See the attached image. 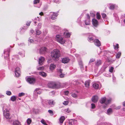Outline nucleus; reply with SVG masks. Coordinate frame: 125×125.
<instances>
[{"label": "nucleus", "instance_id": "obj_34", "mask_svg": "<svg viewBox=\"0 0 125 125\" xmlns=\"http://www.w3.org/2000/svg\"><path fill=\"white\" fill-rule=\"evenodd\" d=\"M71 95L74 98H76L77 97V95L76 94L73 93Z\"/></svg>", "mask_w": 125, "mask_h": 125}, {"label": "nucleus", "instance_id": "obj_45", "mask_svg": "<svg viewBox=\"0 0 125 125\" xmlns=\"http://www.w3.org/2000/svg\"><path fill=\"white\" fill-rule=\"evenodd\" d=\"M48 112L50 114H52V115H53V112L52 110H48Z\"/></svg>", "mask_w": 125, "mask_h": 125}, {"label": "nucleus", "instance_id": "obj_23", "mask_svg": "<svg viewBox=\"0 0 125 125\" xmlns=\"http://www.w3.org/2000/svg\"><path fill=\"white\" fill-rule=\"evenodd\" d=\"M14 125H21L20 123L18 121H15L13 122Z\"/></svg>", "mask_w": 125, "mask_h": 125}, {"label": "nucleus", "instance_id": "obj_47", "mask_svg": "<svg viewBox=\"0 0 125 125\" xmlns=\"http://www.w3.org/2000/svg\"><path fill=\"white\" fill-rule=\"evenodd\" d=\"M62 70L61 69H59L58 70V72L60 73H62Z\"/></svg>", "mask_w": 125, "mask_h": 125}, {"label": "nucleus", "instance_id": "obj_29", "mask_svg": "<svg viewBox=\"0 0 125 125\" xmlns=\"http://www.w3.org/2000/svg\"><path fill=\"white\" fill-rule=\"evenodd\" d=\"M20 72H15V74L16 76L17 77H19L20 75Z\"/></svg>", "mask_w": 125, "mask_h": 125}, {"label": "nucleus", "instance_id": "obj_18", "mask_svg": "<svg viewBox=\"0 0 125 125\" xmlns=\"http://www.w3.org/2000/svg\"><path fill=\"white\" fill-rule=\"evenodd\" d=\"M39 92V89L37 88L34 91V93L35 95L38 96Z\"/></svg>", "mask_w": 125, "mask_h": 125}, {"label": "nucleus", "instance_id": "obj_7", "mask_svg": "<svg viewBox=\"0 0 125 125\" xmlns=\"http://www.w3.org/2000/svg\"><path fill=\"white\" fill-rule=\"evenodd\" d=\"M98 100V96L97 95L93 96L92 98V102L94 103L97 102Z\"/></svg>", "mask_w": 125, "mask_h": 125}, {"label": "nucleus", "instance_id": "obj_17", "mask_svg": "<svg viewBox=\"0 0 125 125\" xmlns=\"http://www.w3.org/2000/svg\"><path fill=\"white\" fill-rule=\"evenodd\" d=\"M47 49L45 47L42 48L40 49V52L41 53H43L45 52L46 51Z\"/></svg>", "mask_w": 125, "mask_h": 125}, {"label": "nucleus", "instance_id": "obj_9", "mask_svg": "<svg viewBox=\"0 0 125 125\" xmlns=\"http://www.w3.org/2000/svg\"><path fill=\"white\" fill-rule=\"evenodd\" d=\"M48 103L49 105L52 106H53L55 104L54 101L52 100H48Z\"/></svg>", "mask_w": 125, "mask_h": 125}, {"label": "nucleus", "instance_id": "obj_5", "mask_svg": "<svg viewBox=\"0 0 125 125\" xmlns=\"http://www.w3.org/2000/svg\"><path fill=\"white\" fill-rule=\"evenodd\" d=\"M27 81L30 84H34L36 81L35 79L33 77H28L27 78Z\"/></svg>", "mask_w": 125, "mask_h": 125}, {"label": "nucleus", "instance_id": "obj_21", "mask_svg": "<svg viewBox=\"0 0 125 125\" xmlns=\"http://www.w3.org/2000/svg\"><path fill=\"white\" fill-rule=\"evenodd\" d=\"M93 86L94 88L95 89H97L99 88V85L96 83L93 84Z\"/></svg>", "mask_w": 125, "mask_h": 125}, {"label": "nucleus", "instance_id": "obj_58", "mask_svg": "<svg viewBox=\"0 0 125 125\" xmlns=\"http://www.w3.org/2000/svg\"><path fill=\"white\" fill-rule=\"evenodd\" d=\"M38 30L37 31H36V33H37V34L39 35V33L38 32Z\"/></svg>", "mask_w": 125, "mask_h": 125}, {"label": "nucleus", "instance_id": "obj_54", "mask_svg": "<svg viewBox=\"0 0 125 125\" xmlns=\"http://www.w3.org/2000/svg\"><path fill=\"white\" fill-rule=\"evenodd\" d=\"M87 19H90V17L89 14H87Z\"/></svg>", "mask_w": 125, "mask_h": 125}, {"label": "nucleus", "instance_id": "obj_8", "mask_svg": "<svg viewBox=\"0 0 125 125\" xmlns=\"http://www.w3.org/2000/svg\"><path fill=\"white\" fill-rule=\"evenodd\" d=\"M94 44L97 46H99L101 45V44L100 42L98 39H96L94 41Z\"/></svg>", "mask_w": 125, "mask_h": 125}, {"label": "nucleus", "instance_id": "obj_43", "mask_svg": "<svg viewBox=\"0 0 125 125\" xmlns=\"http://www.w3.org/2000/svg\"><path fill=\"white\" fill-rule=\"evenodd\" d=\"M65 75V74L62 73H61L60 75V77L61 78H63L64 76Z\"/></svg>", "mask_w": 125, "mask_h": 125}, {"label": "nucleus", "instance_id": "obj_49", "mask_svg": "<svg viewBox=\"0 0 125 125\" xmlns=\"http://www.w3.org/2000/svg\"><path fill=\"white\" fill-rule=\"evenodd\" d=\"M31 22L30 21L27 22L26 25L27 26H29Z\"/></svg>", "mask_w": 125, "mask_h": 125}, {"label": "nucleus", "instance_id": "obj_30", "mask_svg": "<svg viewBox=\"0 0 125 125\" xmlns=\"http://www.w3.org/2000/svg\"><path fill=\"white\" fill-rule=\"evenodd\" d=\"M10 99L12 101H15L16 99V97L14 96H13L11 97Z\"/></svg>", "mask_w": 125, "mask_h": 125}, {"label": "nucleus", "instance_id": "obj_41", "mask_svg": "<svg viewBox=\"0 0 125 125\" xmlns=\"http://www.w3.org/2000/svg\"><path fill=\"white\" fill-rule=\"evenodd\" d=\"M114 68L113 67H111L109 69V71L111 73H112L113 72Z\"/></svg>", "mask_w": 125, "mask_h": 125}, {"label": "nucleus", "instance_id": "obj_12", "mask_svg": "<svg viewBox=\"0 0 125 125\" xmlns=\"http://www.w3.org/2000/svg\"><path fill=\"white\" fill-rule=\"evenodd\" d=\"M90 82V80H88L85 82L84 85L87 88H89Z\"/></svg>", "mask_w": 125, "mask_h": 125}, {"label": "nucleus", "instance_id": "obj_13", "mask_svg": "<svg viewBox=\"0 0 125 125\" xmlns=\"http://www.w3.org/2000/svg\"><path fill=\"white\" fill-rule=\"evenodd\" d=\"M4 115L5 117L7 119H10L9 114L7 112H5L4 113Z\"/></svg>", "mask_w": 125, "mask_h": 125}, {"label": "nucleus", "instance_id": "obj_59", "mask_svg": "<svg viewBox=\"0 0 125 125\" xmlns=\"http://www.w3.org/2000/svg\"><path fill=\"white\" fill-rule=\"evenodd\" d=\"M30 31L32 33H33L34 32V31L33 30H31Z\"/></svg>", "mask_w": 125, "mask_h": 125}, {"label": "nucleus", "instance_id": "obj_64", "mask_svg": "<svg viewBox=\"0 0 125 125\" xmlns=\"http://www.w3.org/2000/svg\"><path fill=\"white\" fill-rule=\"evenodd\" d=\"M34 23H36V21H35V22H34Z\"/></svg>", "mask_w": 125, "mask_h": 125}, {"label": "nucleus", "instance_id": "obj_46", "mask_svg": "<svg viewBox=\"0 0 125 125\" xmlns=\"http://www.w3.org/2000/svg\"><path fill=\"white\" fill-rule=\"evenodd\" d=\"M91 105H92V109H93L95 108V104H92Z\"/></svg>", "mask_w": 125, "mask_h": 125}, {"label": "nucleus", "instance_id": "obj_32", "mask_svg": "<svg viewBox=\"0 0 125 125\" xmlns=\"http://www.w3.org/2000/svg\"><path fill=\"white\" fill-rule=\"evenodd\" d=\"M64 34L66 35L67 37H69L71 35V34L69 32H65Z\"/></svg>", "mask_w": 125, "mask_h": 125}, {"label": "nucleus", "instance_id": "obj_48", "mask_svg": "<svg viewBox=\"0 0 125 125\" xmlns=\"http://www.w3.org/2000/svg\"><path fill=\"white\" fill-rule=\"evenodd\" d=\"M44 69V67L43 66L40 67V70H43Z\"/></svg>", "mask_w": 125, "mask_h": 125}, {"label": "nucleus", "instance_id": "obj_14", "mask_svg": "<svg viewBox=\"0 0 125 125\" xmlns=\"http://www.w3.org/2000/svg\"><path fill=\"white\" fill-rule=\"evenodd\" d=\"M56 65L54 64H51L50 65V69L52 70H54L55 68Z\"/></svg>", "mask_w": 125, "mask_h": 125}, {"label": "nucleus", "instance_id": "obj_33", "mask_svg": "<svg viewBox=\"0 0 125 125\" xmlns=\"http://www.w3.org/2000/svg\"><path fill=\"white\" fill-rule=\"evenodd\" d=\"M41 123L44 125H47V124L46 123L45 121L43 119H42L41 121Z\"/></svg>", "mask_w": 125, "mask_h": 125}, {"label": "nucleus", "instance_id": "obj_50", "mask_svg": "<svg viewBox=\"0 0 125 125\" xmlns=\"http://www.w3.org/2000/svg\"><path fill=\"white\" fill-rule=\"evenodd\" d=\"M29 41L31 43H32L33 42V40L32 39H29Z\"/></svg>", "mask_w": 125, "mask_h": 125}, {"label": "nucleus", "instance_id": "obj_22", "mask_svg": "<svg viewBox=\"0 0 125 125\" xmlns=\"http://www.w3.org/2000/svg\"><path fill=\"white\" fill-rule=\"evenodd\" d=\"M102 63L101 61L100 60H97L95 63V64L96 66H99Z\"/></svg>", "mask_w": 125, "mask_h": 125}, {"label": "nucleus", "instance_id": "obj_26", "mask_svg": "<svg viewBox=\"0 0 125 125\" xmlns=\"http://www.w3.org/2000/svg\"><path fill=\"white\" fill-rule=\"evenodd\" d=\"M75 120H74L72 119L70 120L69 122V124H71V125H74V121Z\"/></svg>", "mask_w": 125, "mask_h": 125}, {"label": "nucleus", "instance_id": "obj_10", "mask_svg": "<svg viewBox=\"0 0 125 125\" xmlns=\"http://www.w3.org/2000/svg\"><path fill=\"white\" fill-rule=\"evenodd\" d=\"M70 59L68 58H63L62 60V62L64 63H67L69 62Z\"/></svg>", "mask_w": 125, "mask_h": 125}, {"label": "nucleus", "instance_id": "obj_11", "mask_svg": "<svg viewBox=\"0 0 125 125\" xmlns=\"http://www.w3.org/2000/svg\"><path fill=\"white\" fill-rule=\"evenodd\" d=\"M45 60V58L43 57H41L40 58V65H42Z\"/></svg>", "mask_w": 125, "mask_h": 125}, {"label": "nucleus", "instance_id": "obj_16", "mask_svg": "<svg viewBox=\"0 0 125 125\" xmlns=\"http://www.w3.org/2000/svg\"><path fill=\"white\" fill-rule=\"evenodd\" d=\"M107 114L110 115L113 113L112 109L111 108H109L107 110Z\"/></svg>", "mask_w": 125, "mask_h": 125}, {"label": "nucleus", "instance_id": "obj_2", "mask_svg": "<svg viewBox=\"0 0 125 125\" xmlns=\"http://www.w3.org/2000/svg\"><path fill=\"white\" fill-rule=\"evenodd\" d=\"M49 87L53 89L58 88L60 87V85L59 83L54 82H51L49 84Z\"/></svg>", "mask_w": 125, "mask_h": 125}, {"label": "nucleus", "instance_id": "obj_6", "mask_svg": "<svg viewBox=\"0 0 125 125\" xmlns=\"http://www.w3.org/2000/svg\"><path fill=\"white\" fill-rule=\"evenodd\" d=\"M92 24L95 27H97L98 25V21L95 19H93L92 20Z\"/></svg>", "mask_w": 125, "mask_h": 125}, {"label": "nucleus", "instance_id": "obj_27", "mask_svg": "<svg viewBox=\"0 0 125 125\" xmlns=\"http://www.w3.org/2000/svg\"><path fill=\"white\" fill-rule=\"evenodd\" d=\"M27 124L28 125H29L32 122V120L31 118H28L27 119Z\"/></svg>", "mask_w": 125, "mask_h": 125}, {"label": "nucleus", "instance_id": "obj_31", "mask_svg": "<svg viewBox=\"0 0 125 125\" xmlns=\"http://www.w3.org/2000/svg\"><path fill=\"white\" fill-rule=\"evenodd\" d=\"M101 17V15L99 13L97 12L96 13V18L98 19H100Z\"/></svg>", "mask_w": 125, "mask_h": 125}, {"label": "nucleus", "instance_id": "obj_15", "mask_svg": "<svg viewBox=\"0 0 125 125\" xmlns=\"http://www.w3.org/2000/svg\"><path fill=\"white\" fill-rule=\"evenodd\" d=\"M65 119V117L64 116H62L59 119V121L60 123L62 124Z\"/></svg>", "mask_w": 125, "mask_h": 125}, {"label": "nucleus", "instance_id": "obj_36", "mask_svg": "<svg viewBox=\"0 0 125 125\" xmlns=\"http://www.w3.org/2000/svg\"><path fill=\"white\" fill-rule=\"evenodd\" d=\"M25 95V93H19V96L21 97Z\"/></svg>", "mask_w": 125, "mask_h": 125}, {"label": "nucleus", "instance_id": "obj_38", "mask_svg": "<svg viewBox=\"0 0 125 125\" xmlns=\"http://www.w3.org/2000/svg\"><path fill=\"white\" fill-rule=\"evenodd\" d=\"M6 94L8 95H10L11 94V93L10 91H7L6 92Z\"/></svg>", "mask_w": 125, "mask_h": 125}, {"label": "nucleus", "instance_id": "obj_60", "mask_svg": "<svg viewBox=\"0 0 125 125\" xmlns=\"http://www.w3.org/2000/svg\"><path fill=\"white\" fill-rule=\"evenodd\" d=\"M124 21V23H125V20Z\"/></svg>", "mask_w": 125, "mask_h": 125}, {"label": "nucleus", "instance_id": "obj_53", "mask_svg": "<svg viewBox=\"0 0 125 125\" xmlns=\"http://www.w3.org/2000/svg\"><path fill=\"white\" fill-rule=\"evenodd\" d=\"M69 93V92L68 91H66L65 92V94L66 95H68Z\"/></svg>", "mask_w": 125, "mask_h": 125}, {"label": "nucleus", "instance_id": "obj_55", "mask_svg": "<svg viewBox=\"0 0 125 125\" xmlns=\"http://www.w3.org/2000/svg\"><path fill=\"white\" fill-rule=\"evenodd\" d=\"M44 15L43 13L42 12H41L40 13V15L41 16H43Z\"/></svg>", "mask_w": 125, "mask_h": 125}, {"label": "nucleus", "instance_id": "obj_20", "mask_svg": "<svg viewBox=\"0 0 125 125\" xmlns=\"http://www.w3.org/2000/svg\"><path fill=\"white\" fill-rule=\"evenodd\" d=\"M90 20L87 19L85 21V24L86 25H89L90 24Z\"/></svg>", "mask_w": 125, "mask_h": 125}, {"label": "nucleus", "instance_id": "obj_52", "mask_svg": "<svg viewBox=\"0 0 125 125\" xmlns=\"http://www.w3.org/2000/svg\"><path fill=\"white\" fill-rule=\"evenodd\" d=\"M88 39L90 41L93 40V37L89 38Z\"/></svg>", "mask_w": 125, "mask_h": 125}, {"label": "nucleus", "instance_id": "obj_61", "mask_svg": "<svg viewBox=\"0 0 125 125\" xmlns=\"http://www.w3.org/2000/svg\"><path fill=\"white\" fill-rule=\"evenodd\" d=\"M106 106H103L104 108H105L106 107Z\"/></svg>", "mask_w": 125, "mask_h": 125}, {"label": "nucleus", "instance_id": "obj_1", "mask_svg": "<svg viewBox=\"0 0 125 125\" xmlns=\"http://www.w3.org/2000/svg\"><path fill=\"white\" fill-rule=\"evenodd\" d=\"M60 55V52L59 50L54 49L51 53V56L52 59L55 60L58 58Z\"/></svg>", "mask_w": 125, "mask_h": 125}, {"label": "nucleus", "instance_id": "obj_3", "mask_svg": "<svg viewBox=\"0 0 125 125\" xmlns=\"http://www.w3.org/2000/svg\"><path fill=\"white\" fill-rule=\"evenodd\" d=\"M111 101V99L106 100V98L105 97L102 98L100 100L99 102L101 104H104L106 105H107L110 103Z\"/></svg>", "mask_w": 125, "mask_h": 125}, {"label": "nucleus", "instance_id": "obj_51", "mask_svg": "<svg viewBox=\"0 0 125 125\" xmlns=\"http://www.w3.org/2000/svg\"><path fill=\"white\" fill-rule=\"evenodd\" d=\"M94 61H95V60L94 59H91L90 60V61L89 62L90 63Z\"/></svg>", "mask_w": 125, "mask_h": 125}, {"label": "nucleus", "instance_id": "obj_62", "mask_svg": "<svg viewBox=\"0 0 125 125\" xmlns=\"http://www.w3.org/2000/svg\"><path fill=\"white\" fill-rule=\"evenodd\" d=\"M37 69L38 70H39V67L37 68Z\"/></svg>", "mask_w": 125, "mask_h": 125}, {"label": "nucleus", "instance_id": "obj_56", "mask_svg": "<svg viewBox=\"0 0 125 125\" xmlns=\"http://www.w3.org/2000/svg\"><path fill=\"white\" fill-rule=\"evenodd\" d=\"M120 106H118L117 107H116L115 109H120Z\"/></svg>", "mask_w": 125, "mask_h": 125}, {"label": "nucleus", "instance_id": "obj_63", "mask_svg": "<svg viewBox=\"0 0 125 125\" xmlns=\"http://www.w3.org/2000/svg\"><path fill=\"white\" fill-rule=\"evenodd\" d=\"M124 110L125 111V109H124Z\"/></svg>", "mask_w": 125, "mask_h": 125}, {"label": "nucleus", "instance_id": "obj_42", "mask_svg": "<svg viewBox=\"0 0 125 125\" xmlns=\"http://www.w3.org/2000/svg\"><path fill=\"white\" fill-rule=\"evenodd\" d=\"M68 103L69 102L68 101H65L63 102V104L65 105H67L68 104Z\"/></svg>", "mask_w": 125, "mask_h": 125}, {"label": "nucleus", "instance_id": "obj_40", "mask_svg": "<svg viewBox=\"0 0 125 125\" xmlns=\"http://www.w3.org/2000/svg\"><path fill=\"white\" fill-rule=\"evenodd\" d=\"M101 15L102 16V17L103 18H105L106 17V15L104 13H102L101 14Z\"/></svg>", "mask_w": 125, "mask_h": 125}, {"label": "nucleus", "instance_id": "obj_19", "mask_svg": "<svg viewBox=\"0 0 125 125\" xmlns=\"http://www.w3.org/2000/svg\"><path fill=\"white\" fill-rule=\"evenodd\" d=\"M57 16V14L54 12L51 17V18L52 20H54L56 18Z\"/></svg>", "mask_w": 125, "mask_h": 125}, {"label": "nucleus", "instance_id": "obj_35", "mask_svg": "<svg viewBox=\"0 0 125 125\" xmlns=\"http://www.w3.org/2000/svg\"><path fill=\"white\" fill-rule=\"evenodd\" d=\"M114 48L116 50L118 49L119 48V44H116V45L115 46V45H114Z\"/></svg>", "mask_w": 125, "mask_h": 125}, {"label": "nucleus", "instance_id": "obj_28", "mask_svg": "<svg viewBox=\"0 0 125 125\" xmlns=\"http://www.w3.org/2000/svg\"><path fill=\"white\" fill-rule=\"evenodd\" d=\"M115 5L114 4H111L110 6L109 7L110 9L113 10L115 8Z\"/></svg>", "mask_w": 125, "mask_h": 125}, {"label": "nucleus", "instance_id": "obj_39", "mask_svg": "<svg viewBox=\"0 0 125 125\" xmlns=\"http://www.w3.org/2000/svg\"><path fill=\"white\" fill-rule=\"evenodd\" d=\"M15 72H20V68L18 67H16L15 69Z\"/></svg>", "mask_w": 125, "mask_h": 125}, {"label": "nucleus", "instance_id": "obj_37", "mask_svg": "<svg viewBox=\"0 0 125 125\" xmlns=\"http://www.w3.org/2000/svg\"><path fill=\"white\" fill-rule=\"evenodd\" d=\"M65 111L67 113H69L71 112V110L69 108H67L65 109Z\"/></svg>", "mask_w": 125, "mask_h": 125}, {"label": "nucleus", "instance_id": "obj_57", "mask_svg": "<svg viewBox=\"0 0 125 125\" xmlns=\"http://www.w3.org/2000/svg\"><path fill=\"white\" fill-rule=\"evenodd\" d=\"M123 105L124 106H125V101L123 103Z\"/></svg>", "mask_w": 125, "mask_h": 125}, {"label": "nucleus", "instance_id": "obj_4", "mask_svg": "<svg viewBox=\"0 0 125 125\" xmlns=\"http://www.w3.org/2000/svg\"><path fill=\"white\" fill-rule=\"evenodd\" d=\"M56 39L57 42L61 44H63L65 43L64 40L61 35H57L56 36Z\"/></svg>", "mask_w": 125, "mask_h": 125}, {"label": "nucleus", "instance_id": "obj_25", "mask_svg": "<svg viewBox=\"0 0 125 125\" xmlns=\"http://www.w3.org/2000/svg\"><path fill=\"white\" fill-rule=\"evenodd\" d=\"M40 75H41L43 77H45L47 75L46 73L43 72H40Z\"/></svg>", "mask_w": 125, "mask_h": 125}, {"label": "nucleus", "instance_id": "obj_44", "mask_svg": "<svg viewBox=\"0 0 125 125\" xmlns=\"http://www.w3.org/2000/svg\"><path fill=\"white\" fill-rule=\"evenodd\" d=\"M34 4H36L39 3V0H35L34 1Z\"/></svg>", "mask_w": 125, "mask_h": 125}, {"label": "nucleus", "instance_id": "obj_24", "mask_svg": "<svg viewBox=\"0 0 125 125\" xmlns=\"http://www.w3.org/2000/svg\"><path fill=\"white\" fill-rule=\"evenodd\" d=\"M121 52H118L116 55V58L117 59H119L121 56Z\"/></svg>", "mask_w": 125, "mask_h": 125}]
</instances>
